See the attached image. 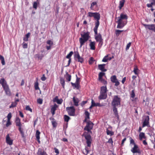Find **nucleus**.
<instances>
[{
	"label": "nucleus",
	"mask_w": 155,
	"mask_h": 155,
	"mask_svg": "<svg viewBox=\"0 0 155 155\" xmlns=\"http://www.w3.org/2000/svg\"><path fill=\"white\" fill-rule=\"evenodd\" d=\"M87 124L84 128V130L87 131V132H84L82 136L84 137L86 140V143L87 146L89 147L91 146L92 140L90 135V133H91V130L93 128V124L91 121H88L87 122Z\"/></svg>",
	"instance_id": "1"
},
{
	"label": "nucleus",
	"mask_w": 155,
	"mask_h": 155,
	"mask_svg": "<svg viewBox=\"0 0 155 155\" xmlns=\"http://www.w3.org/2000/svg\"><path fill=\"white\" fill-rule=\"evenodd\" d=\"M127 18L128 17L126 14L121 13L120 16L116 18V22L117 23V28H122L126 24Z\"/></svg>",
	"instance_id": "2"
},
{
	"label": "nucleus",
	"mask_w": 155,
	"mask_h": 155,
	"mask_svg": "<svg viewBox=\"0 0 155 155\" xmlns=\"http://www.w3.org/2000/svg\"><path fill=\"white\" fill-rule=\"evenodd\" d=\"M81 37L79 39L80 44V48H81L82 46L84 45L85 43L90 38L89 33L88 32H84L83 34H81Z\"/></svg>",
	"instance_id": "3"
},
{
	"label": "nucleus",
	"mask_w": 155,
	"mask_h": 155,
	"mask_svg": "<svg viewBox=\"0 0 155 155\" xmlns=\"http://www.w3.org/2000/svg\"><path fill=\"white\" fill-rule=\"evenodd\" d=\"M120 97L117 96H114L112 102V106L118 107V106H120Z\"/></svg>",
	"instance_id": "4"
},
{
	"label": "nucleus",
	"mask_w": 155,
	"mask_h": 155,
	"mask_svg": "<svg viewBox=\"0 0 155 155\" xmlns=\"http://www.w3.org/2000/svg\"><path fill=\"white\" fill-rule=\"evenodd\" d=\"M94 18L97 20V21L95 23V25L94 29V33L97 34V30L99 25V20L100 19V15L97 13H95L94 17Z\"/></svg>",
	"instance_id": "5"
},
{
	"label": "nucleus",
	"mask_w": 155,
	"mask_h": 155,
	"mask_svg": "<svg viewBox=\"0 0 155 155\" xmlns=\"http://www.w3.org/2000/svg\"><path fill=\"white\" fill-rule=\"evenodd\" d=\"M95 36V39L96 41L99 43V46L101 47L103 45V39L102 38L101 35L100 34H98L97 33V34H96Z\"/></svg>",
	"instance_id": "6"
},
{
	"label": "nucleus",
	"mask_w": 155,
	"mask_h": 155,
	"mask_svg": "<svg viewBox=\"0 0 155 155\" xmlns=\"http://www.w3.org/2000/svg\"><path fill=\"white\" fill-rule=\"evenodd\" d=\"M66 110L69 115L71 116H74L75 109L73 106L67 107L66 108Z\"/></svg>",
	"instance_id": "7"
},
{
	"label": "nucleus",
	"mask_w": 155,
	"mask_h": 155,
	"mask_svg": "<svg viewBox=\"0 0 155 155\" xmlns=\"http://www.w3.org/2000/svg\"><path fill=\"white\" fill-rule=\"evenodd\" d=\"M149 117L148 116H144L143 121L142 127L148 126L149 124Z\"/></svg>",
	"instance_id": "8"
},
{
	"label": "nucleus",
	"mask_w": 155,
	"mask_h": 155,
	"mask_svg": "<svg viewBox=\"0 0 155 155\" xmlns=\"http://www.w3.org/2000/svg\"><path fill=\"white\" fill-rule=\"evenodd\" d=\"M143 26L146 29L154 31L155 32V25L154 24H143Z\"/></svg>",
	"instance_id": "9"
},
{
	"label": "nucleus",
	"mask_w": 155,
	"mask_h": 155,
	"mask_svg": "<svg viewBox=\"0 0 155 155\" xmlns=\"http://www.w3.org/2000/svg\"><path fill=\"white\" fill-rule=\"evenodd\" d=\"M74 57L76 60H77L78 62L82 63L83 61V58L80 56L78 51L75 52Z\"/></svg>",
	"instance_id": "10"
},
{
	"label": "nucleus",
	"mask_w": 155,
	"mask_h": 155,
	"mask_svg": "<svg viewBox=\"0 0 155 155\" xmlns=\"http://www.w3.org/2000/svg\"><path fill=\"white\" fill-rule=\"evenodd\" d=\"M46 44L47 45L46 46V48L47 50H50L54 45L52 41L48 40L46 41Z\"/></svg>",
	"instance_id": "11"
},
{
	"label": "nucleus",
	"mask_w": 155,
	"mask_h": 155,
	"mask_svg": "<svg viewBox=\"0 0 155 155\" xmlns=\"http://www.w3.org/2000/svg\"><path fill=\"white\" fill-rule=\"evenodd\" d=\"M131 151L133 153H140V149L138 146L136 144H134V147H133L131 150Z\"/></svg>",
	"instance_id": "12"
},
{
	"label": "nucleus",
	"mask_w": 155,
	"mask_h": 155,
	"mask_svg": "<svg viewBox=\"0 0 155 155\" xmlns=\"http://www.w3.org/2000/svg\"><path fill=\"white\" fill-rule=\"evenodd\" d=\"M0 84H1L3 89L9 87L6 81L4 78H2L0 80Z\"/></svg>",
	"instance_id": "13"
},
{
	"label": "nucleus",
	"mask_w": 155,
	"mask_h": 155,
	"mask_svg": "<svg viewBox=\"0 0 155 155\" xmlns=\"http://www.w3.org/2000/svg\"><path fill=\"white\" fill-rule=\"evenodd\" d=\"M130 99L132 101H134L135 98V94L134 90H133L130 93Z\"/></svg>",
	"instance_id": "14"
},
{
	"label": "nucleus",
	"mask_w": 155,
	"mask_h": 155,
	"mask_svg": "<svg viewBox=\"0 0 155 155\" xmlns=\"http://www.w3.org/2000/svg\"><path fill=\"white\" fill-rule=\"evenodd\" d=\"M6 141L9 145H12V144L13 140L11 139L8 134L6 136Z\"/></svg>",
	"instance_id": "15"
},
{
	"label": "nucleus",
	"mask_w": 155,
	"mask_h": 155,
	"mask_svg": "<svg viewBox=\"0 0 155 155\" xmlns=\"http://www.w3.org/2000/svg\"><path fill=\"white\" fill-rule=\"evenodd\" d=\"M105 65V64H99L98 66V68L100 70L102 71H106L107 69L104 68Z\"/></svg>",
	"instance_id": "16"
},
{
	"label": "nucleus",
	"mask_w": 155,
	"mask_h": 155,
	"mask_svg": "<svg viewBox=\"0 0 155 155\" xmlns=\"http://www.w3.org/2000/svg\"><path fill=\"white\" fill-rule=\"evenodd\" d=\"M113 111L115 115L117 118L118 120L119 119V117L117 112V107H113Z\"/></svg>",
	"instance_id": "17"
},
{
	"label": "nucleus",
	"mask_w": 155,
	"mask_h": 155,
	"mask_svg": "<svg viewBox=\"0 0 155 155\" xmlns=\"http://www.w3.org/2000/svg\"><path fill=\"white\" fill-rule=\"evenodd\" d=\"M107 97V93H102L100 92V94L99 97V99H104L106 98Z\"/></svg>",
	"instance_id": "18"
},
{
	"label": "nucleus",
	"mask_w": 155,
	"mask_h": 155,
	"mask_svg": "<svg viewBox=\"0 0 155 155\" xmlns=\"http://www.w3.org/2000/svg\"><path fill=\"white\" fill-rule=\"evenodd\" d=\"M38 155H47L46 152L43 151L41 149L39 148L37 152Z\"/></svg>",
	"instance_id": "19"
},
{
	"label": "nucleus",
	"mask_w": 155,
	"mask_h": 155,
	"mask_svg": "<svg viewBox=\"0 0 155 155\" xmlns=\"http://www.w3.org/2000/svg\"><path fill=\"white\" fill-rule=\"evenodd\" d=\"M96 43L95 41H91L89 44V46L90 47V49L92 50H94L95 49V45Z\"/></svg>",
	"instance_id": "20"
},
{
	"label": "nucleus",
	"mask_w": 155,
	"mask_h": 155,
	"mask_svg": "<svg viewBox=\"0 0 155 155\" xmlns=\"http://www.w3.org/2000/svg\"><path fill=\"white\" fill-rule=\"evenodd\" d=\"M73 101L75 106H77L78 105V103L79 102V101L78 98L75 97H73Z\"/></svg>",
	"instance_id": "21"
},
{
	"label": "nucleus",
	"mask_w": 155,
	"mask_h": 155,
	"mask_svg": "<svg viewBox=\"0 0 155 155\" xmlns=\"http://www.w3.org/2000/svg\"><path fill=\"white\" fill-rule=\"evenodd\" d=\"M15 122L16 125L17 126H19L20 125H21L20 120L19 117H17L16 118Z\"/></svg>",
	"instance_id": "22"
},
{
	"label": "nucleus",
	"mask_w": 155,
	"mask_h": 155,
	"mask_svg": "<svg viewBox=\"0 0 155 155\" xmlns=\"http://www.w3.org/2000/svg\"><path fill=\"white\" fill-rule=\"evenodd\" d=\"M125 0H121L119 2V5L118 8L120 9H121L124 6L125 2Z\"/></svg>",
	"instance_id": "23"
},
{
	"label": "nucleus",
	"mask_w": 155,
	"mask_h": 155,
	"mask_svg": "<svg viewBox=\"0 0 155 155\" xmlns=\"http://www.w3.org/2000/svg\"><path fill=\"white\" fill-rule=\"evenodd\" d=\"M139 139L140 140H142L143 139H146V137L145 135V134L143 132H140L139 135Z\"/></svg>",
	"instance_id": "24"
},
{
	"label": "nucleus",
	"mask_w": 155,
	"mask_h": 155,
	"mask_svg": "<svg viewBox=\"0 0 155 155\" xmlns=\"http://www.w3.org/2000/svg\"><path fill=\"white\" fill-rule=\"evenodd\" d=\"M107 88L106 86H102L101 88L100 92L107 93Z\"/></svg>",
	"instance_id": "25"
},
{
	"label": "nucleus",
	"mask_w": 155,
	"mask_h": 155,
	"mask_svg": "<svg viewBox=\"0 0 155 155\" xmlns=\"http://www.w3.org/2000/svg\"><path fill=\"white\" fill-rule=\"evenodd\" d=\"M40 132L38 130H37L36 131V139H37L38 142L39 143L40 142V141L39 140V139L40 138Z\"/></svg>",
	"instance_id": "26"
},
{
	"label": "nucleus",
	"mask_w": 155,
	"mask_h": 155,
	"mask_svg": "<svg viewBox=\"0 0 155 155\" xmlns=\"http://www.w3.org/2000/svg\"><path fill=\"white\" fill-rule=\"evenodd\" d=\"M57 107V105L56 104H55L51 109V112L53 115H54L55 114V112Z\"/></svg>",
	"instance_id": "27"
},
{
	"label": "nucleus",
	"mask_w": 155,
	"mask_h": 155,
	"mask_svg": "<svg viewBox=\"0 0 155 155\" xmlns=\"http://www.w3.org/2000/svg\"><path fill=\"white\" fill-rule=\"evenodd\" d=\"M45 54H37L35 55L36 57L38 59L41 60L42 58L44 56Z\"/></svg>",
	"instance_id": "28"
},
{
	"label": "nucleus",
	"mask_w": 155,
	"mask_h": 155,
	"mask_svg": "<svg viewBox=\"0 0 155 155\" xmlns=\"http://www.w3.org/2000/svg\"><path fill=\"white\" fill-rule=\"evenodd\" d=\"M65 77L66 79L68 81H71V76L68 74L67 72L65 75Z\"/></svg>",
	"instance_id": "29"
},
{
	"label": "nucleus",
	"mask_w": 155,
	"mask_h": 155,
	"mask_svg": "<svg viewBox=\"0 0 155 155\" xmlns=\"http://www.w3.org/2000/svg\"><path fill=\"white\" fill-rule=\"evenodd\" d=\"M71 84L72 86L75 88H76L77 89H79V83H74L72 82L71 83Z\"/></svg>",
	"instance_id": "30"
},
{
	"label": "nucleus",
	"mask_w": 155,
	"mask_h": 155,
	"mask_svg": "<svg viewBox=\"0 0 155 155\" xmlns=\"http://www.w3.org/2000/svg\"><path fill=\"white\" fill-rule=\"evenodd\" d=\"M4 90H5L6 94L7 95H10L11 94L9 88V87H6L4 89Z\"/></svg>",
	"instance_id": "31"
},
{
	"label": "nucleus",
	"mask_w": 155,
	"mask_h": 155,
	"mask_svg": "<svg viewBox=\"0 0 155 155\" xmlns=\"http://www.w3.org/2000/svg\"><path fill=\"white\" fill-rule=\"evenodd\" d=\"M110 79L111 81L113 83L115 82V81L117 80L115 75H113L110 78Z\"/></svg>",
	"instance_id": "32"
},
{
	"label": "nucleus",
	"mask_w": 155,
	"mask_h": 155,
	"mask_svg": "<svg viewBox=\"0 0 155 155\" xmlns=\"http://www.w3.org/2000/svg\"><path fill=\"white\" fill-rule=\"evenodd\" d=\"M123 30H116L115 31V33L116 36L117 37H118L120 33L123 32Z\"/></svg>",
	"instance_id": "33"
},
{
	"label": "nucleus",
	"mask_w": 155,
	"mask_h": 155,
	"mask_svg": "<svg viewBox=\"0 0 155 155\" xmlns=\"http://www.w3.org/2000/svg\"><path fill=\"white\" fill-rule=\"evenodd\" d=\"M105 74L104 73L101 72L98 74V79L99 80L102 79V77L104 76Z\"/></svg>",
	"instance_id": "34"
},
{
	"label": "nucleus",
	"mask_w": 155,
	"mask_h": 155,
	"mask_svg": "<svg viewBox=\"0 0 155 155\" xmlns=\"http://www.w3.org/2000/svg\"><path fill=\"white\" fill-rule=\"evenodd\" d=\"M139 70L137 66H135L134 68V72L136 74H138Z\"/></svg>",
	"instance_id": "35"
},
{
	"label": "nucleus",
	"mask_w": 155,
	"mask_h": 155,
	"mask_svg": "<svg viewBox=\"0 0 155 155\" xmlns=\"http://www.w3.org/2000/svg\"><path fill=\"white\" fill-rule=\"evenodd\" d=\"M61 83L63 88L64 87L65 85V81L64 79L62 78H61L60 79Z\"/></svg>",
	"instance_id": "36"
},
{
	"label": "nucleus",
	"mask_w": 155,
	"mask_h": 155,
	"mask_svg": "<svg viewBox=\"0 0 155 155\" xmlns=\"http://www.w3.org/2000/svg\"><path fill=\"white\" fill-rule=\"evenodd\" d=\"M0 59L1 61V63L2 65L5 64L4 58L2 55H0Z\"/></svg>",
	"instance_id": "37"
},
{
	"label": "nucleus",
	"mask_w": 155,
	"mask_h": 155,
	"mask_svg": "<svg viewBox=\"0 0 155 155\" xmlns=\"http://www.w3.org/2000/svg\"><path fill=\"white\" fill-rule=\"evenodd\" d=\"M106 132L107 135L112 136L114 134V132L108 130V129H107Z\"/></svg>",
	"instance_id": "38"
},
{
	"label": "nucleus",
	"mask_w": 155,
	"mask_h": 155,
	"mask_svg": "<svg viewBox=\"0 0 155 155\" xmlns=\"http://www.w3.org/2000/svg\"><path fill=\"white\" fill-rule=\"evenodd\" d=\"M17 103L16 102H13L12 103L11 105L9 106L10 108H12L16 106Z\"/></svg>",
	"instance_id": "39"
},
{
	"label": "nucleus",
	"mask_w": 155,
	"mask_h": 155,
	"mask_svg": "<svg viewBox=\"0 0 155 155\" xmlns=\"http://www.w3.org/2000/svg\"><path fill=\"white\" fill-rule=\"evenodd\" d=\"M73 52L72 51H71L68 54L67 56H66V58L68 59L71 58V57L73 54Z\"/></svg>",
	"instance_id": "40"
},
{
	"label": "nucleus",
	"mask_w": 155,
	"mask_h": 155,
	"mask_svg": "<svg viewBox=\"0 0 155 155\" xmlns=\"http://www.w3.org/2000/svg\"><path fill=\"white\" fill-rule=\"evenodd\" d=\"M85 115H86V117H85V120L84 121H85L86 119H89V113L87 111H86L85 112Z\"/></svg>",
	"instance_id": "41"
},
{
	"label": "nucleus",
	"mask_w": 155,
	"mask_h": 155,
	"mask_svg": "<svg viewBox=\"0 0 155 155\" xmlns=\"http://www.w3.org/2000/svg\"><path fill=\"white\" fill-rule=\"evenodd\" d=\"M87 147H85V149L86 152V155H87V154H88L89 152V151H90V150H89V147H88L87 146Z\"/></svg>",
	"instance_id": "42"
},
{
	"label": "nucleus",
	"mask_w": 155,
	"mask_h": 155,
	"mask_svg": "<svg viewBox=\"0 0 155 155\" xmlns=\"http://www.w3.org/2000/svg\"><path fill=\"white\" fill-rule=\"evenodd\" d=\"M64 119L65 121L68 122L70 119V118L69 116L66 115H65L64 116Z\"/></svg>",
	"instance_id": "43"
},
{
	"label": "nucleus",
	"mask_w": 155,
	"mask_h": 155,
	"mask_svg": "<svg viewBox=\"0 0 155 155\" xmlns=\"http://www.w3.org/2000/svg\"><path fill=\"white\" fill-rule=\"evenodd\" d=\"M95 13H92L89 12L88 13V16L90 17H94Z\"/></svg>",
	"instance_id": "44"
},
{
	"label": "nucleus",
	"mask_w": 155,
	"mask_h": 155,
	"mask_svg": "<svg viewBox=\"0 0 155 155\" xmlns=\"http://www.w3.org/2000/svg\"><path fill=\"white\" fill-rule=\"evenodd\" d=\"M38 5V4L36 2H34L33 3V8L35 9H36L37 8Z\"/></svg>",
	"instance_id": "45"
},
{
	"label": "nucleus",
	"mask_w": 155,
	"mask_h": 155,
	"mask_svg": "<svg viewBox=\"0 0 155 155\" xmlns=\"http://www.w3.org/2000/svg\"><path fill=\"white\" fill-rule=\"evenodd\" d=\"M38 82H36L35 83V84L34 86H35V88L36 90H38L39 89V87H38Z\"/></svg>",
	"instance_id": "46"
},
{
	"label": "nucleus",
	"mask_w": 155,
	"mask_h": 155,
	"mask_svg": "<svg viewBox=\"0 0 155 155\" xmlns=\"http://www.w3.org/2000/svg\"><path fill=\"white\" fill-rule=\"evenodd\" d=\"M97 3L96 2H92L91 5V9H93V7L94 5H96Z\"/></svg>",
	"instance_id": "47"
},
{
	"label": "nucleus",
	"mask_w": 155,
	"mask_h": 155,
	"mask_svg": "<svg viewBox=\"0 0 155 155\" xmlns=\"http://www.w3.org/2000/svg\"><path fill=\"white\" fill-rule=\"evenodd\" d=\"M101 82L103 83L104 84H107V82L106 81H105L103 79V78L99 80Z\"/></svg>",
	"instance_id": "48"
},
{
	"label": "nucleus",
	"mask_w": 155,
	"mask_h": 155,
	"mask_svg": "<svg viewBox=\"0 0 155 155\" xmlns=\"http://www.w3.org/2000/svg\"><path fill=\"white\" fill-rule=\"evenodd\" d=\"M12 117V114L11 113H9L7 117L8 118L7 120H10V119Z\"/></svg>",
	"instance_id": "49"
},
{
	"label": "nucleus",
	"mask_w": 155,
	"mask_h": 155,
	"mask_svg": "<svg viewBox=\"0 0 155 155\" xmlns=\"http://www.w3.org/2000/svg\"><path fill=\"white\" fill-rule=\"evenodd\" d=\"M11 124V123L10 122V120H7V123L6 125V126L8 127Z\"/></svg>",
	"instance_id": "50"
},
{
	"label": "nucleus",
	"mask_w": 155,
	"mask_h": 155,
	"mask_svg": "<svg viewBox=\"0 0 155 155\" xmlns=\"http://www.w3.org/2000/svg\"><path fill=\"white\" fill-rule=\"evenodd\" d=\"M107 56H105L102 59V61L104 62H106L108 60Z\"/></svg>",
	"instance_id": "51"
},
{
	"label": "nucleus",
	"mask_w": 155,
	"mask_h": 155,
	"mask_svg": "<svg viewBox=\"0 0 155 155\" xmlns=\"http://www.w3.org/2000/svg\"><path fill=\"white\" fill-rule=\"evenodd\" d=\"M63 102V100L61 99H59L57 100L56 103L58 104H61Z\"/></svg>",
	"instance_id": "52"
},
{
	"label": "nucleus",
	"mask_w": 155,
	"mask_h": 155,
	"mask_svg": "<svg viewBox=\"0 0 155 155\" xmlns=\"http://www.w3.org/2000/svg\"><path fill=\"white\" fill-rule=\"evenodd\" d=\"M22 46L23 48H26L28 47V45L27 44L23 42L22 44Z\"/></svg>",
	"instance_id": "53"
},
{
	"label": "nucleus",
	"mask_w": 155,
	"mask_h": 155,
	"mask_svg": "<svg viewBox=\"0 0 155 155\" xmlns=\"http://www.w3.org/2000/svg\"><path fill=\"white\" fill-rule=\"evenodd\" d=\"M91 105L92 106H97V105H96V104L94 102L93 99L91 100Z\"/></svg>",
	"instance_id": "54"
},
{
	"label": "nucleus",
	"mask_w": 155,
	"mask_h": 155,
	"mask_svg": "<svg viewBox=\"0 0 155 155\" xmlns=\"http://www.w3.org/2000/svg\"><path fill=\"white\" fill-rule=\"evenodd\" d=\"M26 109L27 110H29L31 112H32V109L29 106H27L26 107Z\"/></svg>",
	"instance_id": "55"
},
{
	"label": "nucleus",
	"mask_w": 155,
	"mask_h": 155,
	"mask_svg": "<svg viewBox=\"0 0 155 155\" xmlns=\"http://www.w3.org/2000/svg\"><path fill=\"white\" fill-rule=\"evenodd\" d=\"M37 102L40 104H41L42 103V100L40 98L38 99Z\"/></svg>",
	"instance_id": "56"
},
{
	"label": "nucleus",
	"mask_w": 155,
	"mask_h": 155,
	"mask_svg": "<svg viewBox=\"0 0 155 155\" xmlns=\"http://www.w3.org/2000/svg\"><path fill=\"white\" fill-rule=\"evenodd\" d=\"M131 45V42H129V43L127 45V46H126V50H127L128 49L130 48V45Z\"/></svg>",
	"instance_id": "57"
},
{
	"label": "nucleus",
	"mask_w": 155,
	"mask_h": 155,
	"mask_svg": "<svg viewBox=\"0 0 155 155\" xmlns=\"http://www.w3.org/2000/svg\"><path fill=\"white\" fill-rule=\"evenodd\" d=\"M131 138V139L130 140V144H133L134 146V144H136L134 143V140L132 139L131 138Z\"/></svg>",
	"instance_id": "58"
},
{
	"label": "nucleus",
	"mask_w": 155,
	"mask_h": 155,
	"mask_svg": "<svg viewBox=\"0 0 155 155\" xmlns=\"http://www.w3.org/2000/svg\"><path fill=\"white\" fill-rule=\"evenodd\" d=\"M93 62V58L92 57L90 59L89 62L90 64H91Z\"/></svg>",
	"instance_id": "59"
},
{
	"label": "nucleus",
	"mask_w": 155,
	"mask_h": 155,
	"mask_svg": "<svg viewBox=\"0 0 155 155\" xmlns=\"http://www.w3.org/2000/svg\"><path fill=\"white\" fill-rule=\"evenodd\" d=\"M153 5V3H151V2L150 3L147 4V6L148 7H149V8H150V7L152 8V5Z\"/></svg>",
	"instance_id": "60"
},
{
	"label": "nucleus",
	"mask_w": 155,
	"mask_h": 155,
	"mask_svg": "<svg viewBox=\"0 0 155 155\" xmlns=\"http://www.w3.org/2000/svg\"><path fill=\"white\" fill-rule=\"evenodd\" d=\"M41 80L42 81H45L46 80V78L45 77V74H43L42 77L41 78Z\"/></svg>",
	"instance_id": "61"
},
{
	"label": "nucleus",
	"mask_w": 155,
	"mask_h": 155,
	"mask_svg": "<svg viewBox=\"0 0 155 155\" xmlns=\"http://www.w3.org/2000/svg\"><path fill=\"white\" fill-rule=\"evenodd\" d=\"M58 100V96H56L53 99V101L54 102H56L57 100Z\"/></svg>",
	"instance_id": "62"
},
{
	"label": "nucleus",
	"mask_w": 155,
	"mask_h": 155,
	"mask_svg": "<svg viewBox=\"0 0 155 155\" xmlns=\"http://www.w3.org/2000/svg\"><path fill=\"white\" fill-rule=\"evenodd\" d=\"M114 83H115V85L116 86H117L119 85L120 83L118 81V80H117L115 82H114Z\"/></svg>",
	"instance_id": "63"
},
{
	"label": "nucleus",
	"mask_w": 155,
	"mask_h": 155,
	"mask_svg": "<svg viewBox=\"0 0 155 155\" xmlns=\"http://www.w3.org/2000/svg\"><path fill=\"white\" fill-rule=\"evenodd\" d=\"M52 124L54 127L56 126V123L54 121H52Z\"/></svg>",
	"instance_id": "64"
}]
</instances>
